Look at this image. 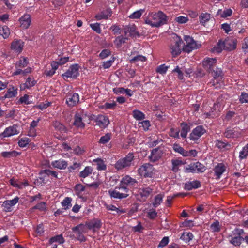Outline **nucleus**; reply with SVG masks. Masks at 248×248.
<instances>
[{
  "instance_id": "obj_1",
  "label": "nucleus",
  "mask_w": 248,
  "mask_h": 248,
  "mask_svg": "<svg viewBox=\"0 0 248 248\" xmlns=\"http://www.w3.org/2000/svg\"><path fill=\"white\" fill-rule=\"evenodd\" d=\"M167 22V16L162 11L149 13L145 19V23L152 27H158Z\"/></svg>"
},
{
  "instance_id": "obj_2",
  "label": "nucleus",
  "mask_w": 248,
  "mask_h": 248,
  "mask_svg": "<svg viewBox=\"0 0 248 248\" xmlns=\"http://www.w3.org/2000/svg\"><path fill=\"white\" fill-rule=\"evenodd\" d=\"M237 41L235 39H228L224 41H219L217 45L213 47V51L220 53L223 49L232 50L236 48Z\"/></svg>"
},
{
  "instance_id": "obj_3",
  "label": "nucleus",
  "mask_w": 248,
  "mask_h": 248,
  "mask_svg": "<svg viewBox=\"0 0 248 248\" xmlns=\"http://www.w3.org/2000/svg\"><path fill=\"white\" fill-rule=\"evenodd\" d=\"M183 42V40L180 37L176 34L173 36L169 46L170 51L173 57H176L181 53V45Z\"/></svg>"
},
{
  "instance_id": "obj_4",
  "label": "nucleus",
  "mask_w": 248,
  "mask_h": 248,
  "mask_svg": "<svg viewBox=\"0 0 248 248\" xmlns=\"http://www.w3.org/2000/svg\"><path fill=\"white\" fill-rule=\"evenodd\" d=\"M138 174L144 178H152L155 173V169L149 163H144L138 170Z\"/></svg>"
},
{
  "instance_id": "obj_5",
  "label": "nucleus",
  "mask_w": 248,
  "mask_h": 248,
  "mask_svg": "<svg viewBox=\"0 0 248 248\" xmlns=\"http://www.w3.org/2000/svg\"><path fill=\"white\" fill-rule=\"evenodd\" d=\"M134 156L133 154L129 153L125 157L118 160L115 164V168L117 170L129 168L133 163Z\"/></svg>"
},
{
  "instance_id": "obj_6",
  "label": "nucleus",
  "mask_w": 248,
  "mask_h": 248,
  "mask_svg": "<svg viewBox=\"0 0 248 248\" xmlns=\"http://www.w3.org/2000/svg\"><path fill=\"white\" fill-rule=\"evenodd\" d=\"M72 231L76 234L77 239L81 241L84 242L86 241V238L83 235L84 233H86L87 231V227L85 225L83 224H80L72 228Z\"/></svg>"
},
{
  "instance_id": "obj_7",
  "label": "nucleus",
  "mask_w": 248,
  "mask_h": 248,
  "mask_svg": "<svg viewBox=\"0 0 248 248\" xmlns=\"http://www.w3.org/2000/svg\"><path fill=\"white\" fill-rule=\"evenodd\" d=\"M136 183H137V181L135 179L131 177L129 175H126L122 179L119 186V190H122L127 193L128 191L127 186H134Z\"/></svg>"
},
{
  "instance_id": "obj_8",
  "label": "nucleus",
  "mask_w": 248,
  "mask_h": 248,
  "mask_svg": "<svg viewBox=\"0 0 248 248\" xmlns=\"http://www.w3.org/2000/svg\"><path fill=\"white\" fill-rule=\"evenodd\" d=\"M184 40L186 43L183 47V50L185 52L189 53L193 50L199 48L200 46V44H198L195 40H194L193 38L189 36H185Z\"/></svg>"
},
{
  "instance_id": "obj_9",
  "label": "nucleus",
  "mask_w": 248,
  "mask_h": 248,
  "mask_svg": "<svg viewBox=\"0 0 248 248\" xmlns=\"http://www.w3.org/2000/svg\"><path fill=\"white\" fill-rule=\"evenodd\" d=\"M79 75V66L75 64L70 66L69 69L62 75L63 78H75Z\"/></svg>"
},
{
  "instance_id": "obj_10",
  "label": "nucleus",
  "mask_w": 248,
  "mask_h": 248,
  "mask_svg": "<svg viewBox=\"0 0 248 248\" xmlns=\"http://www.w3.org/2000/svg\"><path fill=\"white\" fill-rule=\"evenodd\" d=\"M205 132L206 130L202 126H197L190 134L189 138L193 141H197Z\"/></svg>"
},
{
  "instance_id": "obj_11",
  "label": "nucleus",
  "mask_w": 248,
  "mask_h": 248,
  "mask_svg": "<svg viewBox=\"0 0 248 248\" xmlns=\"http://www.w3.org/2000/svg\"><path fill=\"white\" fill-rule=\"evenodd\" d=\"M86 116L83 113H76L74 117L73 125L78 128H84L85 124L83 121Z\"/></svg>"
},
{
  "instance_id": "obj_12",
  "label": "nucleus",
  "mask_w": 248,
  "mask_h": 248,
  "mask_svg": "<svg viewBox=\"0 0 248 248\" xmlns=\"http://www.w3.org/2000/svg\"><path fill=\"white\" fill-rule=\"evenodd\" d=\"M79 101V95L77 93H70L66 96V103L69 107H74Z\"/></svg>"
},
{
  "instance_id": "obj_13",
  "label": "nucleus",
  "mask_w": 248,
  "mask_h": 248,
  "mask_svg": "<svg viewBox=\"0 0 248 248\" xmlns=\"http://www.w3.org/2000/svg\"><path fill=\"white\" fill-rule=\"evenodd\" d=\"M216 63L217 59L216 58H208L202 62V65L204 68L210 73L215 68Z\"/></svg>"
},
{
  "instance_id": "obj_14",
  "label": "nucleus",
  "mask_w": 248,
  "mask_h": 248,
  "mask_svg": "<svg viewBox=\"0 0 248 248\" xmlns=\"http://www.w3.org/2000/svg\"><path fill=\"white\" fill-rule=\"evenodd\" d=\"M18 133L19 131L17 130V126L14 125L6 128L2 133L0 134V137H9Z\"/></svg>"
},
{
  "instance_id": "obj_15",
  "label": "nucleus",
  "mask_w": 248,
  "mask_h": 248,
  "mask_svg": "<svg viewBox=\"0 0 248 248\" xmlns=\"http://www.w3.org/2000/svg\"><path fill=\"white\" fill-rule=\"evenodd\" d=\"M163 154L162 151L158 148L153 149L150 155L149 156V159L151 162H155L161 157Z\"/></svg>"
},
{
  "instance_id": "obj_16",
  "label": "nucleus",
  "mask_w": 248,
  "mask_h": 248,
  "mask_svg": "<svg viewBox=\"0 0 248 248\" xmlns=\"http://www.w3.org/2000/svg\"><path fill=\"white\" fill-rule=\"evenodd\" d=\"M18 201L19 198L16 197L12 200L4 201L1 205L5 212H10L11 211V207L16 205L18 202Z\"/></svg>"
},
{
  "instance_id": "obj_17",
  "label": "nucleus",
  "mask_w": 248,
  "mask_h": 248,
  "mask_svg": "<svg viewBox=\"0 0 248 248\" xmlns=\"http://www.w3.org/2000/svg\"><path fill=\"white\" fill-rule=\"evenodd\" d=\"M153 189L150 187H142L139 189V195L141 200L146 201L148 197L153 193Z\"/></svg>"
},
{
  "instance_id": "obj_18",
  "label": "nucleus",
  "mask_w": 248,
  "mask_h": 248,
  "mask_svg": "<svg viewBox=\"0 0 248 248\" xmlns=\"http://www.w3.org/2000/svg\"><path fill=\"white\" fill-rule=\"evenodd\" d=\"M85 225L89 229L93 230L94 231L96 229H99L101 228L102 223L100 220L94 218L90 221L86 222Z\"/></svg>"
},
{
  "instance_id": "obj_19",
  "label": "nucleus",
  "mask_w": 248,
  "mask_h": 248,
  "mask_svg": "<svg viewBox=\"0 0 248 248\" xmlns=\"http://www.w3.org/2000/svg\"><path fill=\"white\" fill-rule=\"evenodd\" d=\"M96 125L99 126L101 128H105L109 123L108 118L104 115H98L96 119Z\"/></svg>"
},
{
  "instance_id": "obj_20",
  "label": "nucleus",
  "mask_w": 248,
  "mask_h": 248,
  "mask_svg": "<svg viewBox=\"0 0 248 248\" xmlns=\"http://www.w3.org/2000/svg\"><path fill=\"white\" fill-rule=\"evenodd\" d=\"M21 27L24 29L29 28L31 23V16L29 14H25L19 18Z\"/></svg>"
},
{
  "instance_id": "obj_21",
  "label": "nucleus",
  "mask_w": 248,
  "mask_h": 248,
  "mask_svg": "<svg viewBox=\"0 0 248 248\" xmlns=\"http://www.w3.org/2000/svg\"><path fill=\"white\" fill-rule=\"evenodd\" d=\"M117 189L119 190V186L116 187L114 190H109L108 191V193L111 198H113L114 199H122L123 198H125L128 197V194H127L126 192H120V191H118Z\"/></svg>"
},
{
  "instance_id": "obj_22",
  "label": "nucleus",
  "mask_w": 248,
  "mask_h": 248,
  "mask_svg": "<svg viewBox=\"0 0 248 248\" xmlns=\"http://www.w3.org/2000/svg\"><path fill=\"white\" fill-rule=\"evenodd\" d=\"M24 46V42L21 40H15L12 42L11 45V49L17 53H20Z\"/></svg>"
},
{
  "instance_id": "obj_23",
  "label": "nucleus",
  "mask_w": 248,
  "mask_h": 248,
  "mask_svg": "<svg viewBox=\"0 0 248 248\" xmlns=\"http://www.w3.org/2000/svg\"><path fill=\"white\" fill-rule=\"evenodd\" d=\"M112 14V12L111 9H107L106 10L101 12L100 13L96 15L95 18L97 20H100L102 19H108L110 17Z\"/></svg>"
},
{
  "instance_id": "obj_24",
  "label": "nucleus",
  "mask_w": 248,
  "mask_h": 248,
  "mask_svg": "<svg viewBox=\"0 0 248 248\" xmlns=\"http://www.w3.org/2000/svg\"><path fill=\"white\" fill-rule=\"evenodd\" d=\"M18 88L12 85H9L7 91L4 95V97L11 98L16 96L17 94Z\"/></svg>"
},
{
  "instance_id": "obj_25",
  "label": "nucleus",
  "mask_w": 248,
  "mask_h": 248,
  "mask_svg": "<svg viewBox=\"0 0 248 248\" xmlns=\"http://www.w3.org/2000/svg\"><path fill=\"white\" fill-rule=\"evenodd\" d=\"M10 184L14 187H17L19 189H22L23 188L28 186L29 185L28 182L27 181H25L24 182L18 181L14 178H12L9 180Z\"/></svg>"
},
{
  "instance_id": "obj_26",
  "label": "nucleus",
  "mask_w": 248,
  "mask_h": 248,
  "mask_svg": "<svg viewBox=\"0 0 248 248\" xmlns=\"http://www.w3.org/2000/svg\"><path fill=\"white\" fill-rule=\"evenodd\" d=\"M201 186L200 181L195 180L186 182L185 184L184 188L187 190H191L192 189H197Z\"/></svg>"
},
{
  "instance_id": "obj_27",
  "label": "nucleus",
  "mask_w": 248,
  "mask_h": 248,
  "mask_svg": "<svg viewBox=\"0 0 248 248\" xmlns=\"http://www.w3.org/2000/svg\"><path fill=\"white\" fill-rule=\"evenodd\" d=\"M36 83V81L33 78L29 77L26 79V81L25 83L21 84L20 85V90H25L26 89H30L31 87L34 86Z\"/></svg>"
},
{
  "instance_id": "obj_28",
  "label": "nucleus",
  "mask_w": 248,
  "mask_h": 248,
  "mask_svg": "<svg viewBox=\"0 0 248 248\" xmlns=\"http://www.w3.org/2000/svg\"><path fill=\"white\" fill-rule=\"evenodd\" d=\"M51 165L54 168L62 170L65 169L67 167L68 164L67 162L63 159H59L52 161Z\"/></svg>"
},
{
  "instance_id": "obj_29",
  "label": "nucleus",
  "mask_w": 248,
  "mask_h": 248,
  "mask_svg": "<svg viewBox=\"0 0 248 248\" xmlns=\"http://www.w3.org/2000/svg\"><path fill=\"white\" fill-rule=\"evenodd\" d=\"M225 170V167L222 163L218 164L214 168V172L215 175L217 176V178H220L221 175Z\"/></svg>"
},
{
  "instance_id": "obj_30",
  "label": "nucleus",
  "mask_w": 248,
  "mask_h": 248,
  "mask_svg": "<svg viewBox=\"0 0 248 248\" xmlns=\"http://www.w3.org/2000/svg\"><path fill=\"white\" fill-rule=\"evenodd\" d=\"M40 175H44V177H45V175H47L48 176H52V178H54L56 179L59 178L58 177V172L55 171H52L50 170L46 169L44 170H42L40 173Z\"/></svg>"
},
{
  "instance_id": "obj_31",
  "label": "nucleus",
  "mask_w": 248,
  "mask_h": 248,
  "mask_svg": "<svg viewBox=\"0 0 248 248\" xmlns=\"http://www.w3.org/2000/svg\"><path fill=\"white\" fill-rule=\"evenodd\" d=\"M172 170L174 172H177L179 170V167L185 164L181 160L172 159Z\"/></svg>"
},
{
  "instance_id": "obj_32",
  "label": "nucleus",
  "mask_w": 248,
  "mask_h": 248,
  "mask_svg": "<svg viewBox=\"0 0 248 248\" xmlns=\"http://www.w3.org/2000/svg\"><path fill=\"white\" fill-rule=\"evenodd\" d=\"M93 171V168L92 167L87 166L80 172L79 176L80 177L85 178L91 174Z\"/></svg>"
},
{
  "instance_id": "obj_33",
  "label": "nucleus",
  "mask_w": 248,
  "mask_h": 248,
  "mask_svg": "<svg viewBox=\"0 0 248 248\" xmlns=\"http://www.w3.org/2000/svg\"><path fill=\"white\" fill-rule=\"evenodd\" d=\"M93 162L96 163L97 166L96 169L98 170H104L107 168L104 161L100 158L93 159Z\"/></svg>"
},
{
  "instance_id": "obj_34",
  "label": "nucleus",
  "mask_w": 248,
  "mask_h": 248,
  "mask_svg": "<svg viewBox=\"0 0 248 248\" xmlns=\"http://www.w3.org/2000/svg\"><path fill=\"white\" fill-rule=\"evenodd\" d=\"M146 58L142 55H137L132 57L130 60L129 62L131 63H136L140 62H144L146 61Z\"/></svg>"
},
{
  "instance_id": "obj_35",
  "label": "nucleus",
  "mask_w": 248,
  "mask_h": 248,
  "mask_svg": "<svg viewBox=\"0 0 248 248\" xmlns=\"http://www.w3.org/2000/svg\"><path fill=\"white\" fill-rule=\"evenodd\" d=\"M224 135L227 138H232L237 137L238 133L234 129L227 128L224 132Z\"/></svg>"
},
{
  "instance_id": "obj_36",
  "label": "nucleus",
  "mask_w": 248,
  "mask_h": 248,
  "mask_svg": "<svg viewBox=\"0 0 248 248\" xmlns=\"http://www.w3.org/2000/svg\"><path fill=\"white\" fill-rule=\"evenodd\" d=\"M210 73L213 74V76L215 79L212 82H210V84H212V86H215V80L216 78H221L222 71L219 69L216 68V70H215V68H214L213 70H212V71H211Z\"/></svg>"
},
{
  "instance_id": "obj_37",
  "label": "nucleus",
  "mask_w": 248,
  "mask_h": 248,
  "mask_svg": "<svg viewBox=\"0 0 248 248\" xmlns=\"http://www.w3.org/2000/svg\"><path fill=\"white\" fill-rule=\"evenodd\" d=\"M105 206H106V208L108 210L115 211L119 215H120L121 214L124 213L126 212V210L125 209H120L117 208L114 205H112V204H105Z\"/></svg>"
},
{
  "instance_id": "obj_38",
  "label": "nucleus",
  "mask_w": 248,
  "mask_h": 248,
  "mask_svg": "<svg viewBox=\"0 0 248 248\" xmlns=\"http://www.w3.org/2000/svg\"><path fill=\"white\" fill-rule=\"evenodd\" d=\"M218 15H219L221 17L226 18L230 16L232 14V11L231 9H226L224 11L221 9L218 10L217 13Z\"/></svg>"
},
{
  "instance_id": "obj_39",
  "label": "nucleus",
  "mask_w": 248,
  "mask_h": 248,
  "mask_svg": "<svg viewBox=\"0 0 248 248\" xmlns=\"http://www.w3.org/2000/svg\"><path fill=\"white\" fill-rule=\"evenodd\" d=\"M64 239L62 237V234L57 235L54 237H52L49 240V242L50 244H52L54 242H57L59 244H63L64 242Z\"/></svg>"
},
{
  "instance_id": "obj_40",
  "label": "nucleus",
  "mask_w": 248,
  "mask_h": 248,
  "mask_svg": "<svg viewBox=\"0 0 248 248\" xmlns=\"http://www.w3.org/2000/svg\"><path fill=\"white\" fill-rule=\"evenodd\" d=\"M181 136L185 138L186 137L187 133L190 130V126L187 124L183 123L181 124Z\"/></svg>"
},
{
  "instance_id": "obj_41",
  "label": "nucleus",
  "mask_w": 248,
  "mask_h": 248,
  "mask_svg": "<svg viewBox=\"0 0 248 248\" xmlns=\"http://www.w3.org/2000/svg\"><path fill=\"white\" fill-rule=\"evenodd\" d=\"M72 198L70 197H66L62 202L61 204L64 207V210H67L72 206Z\"/></svg>"
},
{
  "instance_id": "obj_42",
  "label": "nucleus",
  "mask_w": 248,
  "mask_h": 248,
  "mask_svg": "<svg viewBox=\"0 0 248 248\" xmlns=\"http://www.w3.org/2000/svg\"><path fill=\"white\" fill-rule=\"evenodd\" d=\"M133 117L137 120H142L145 119V114L138 110H134L132 112Z\"/></svg>"
},
{
  "instance_id": "obj_43",
  "label": "nucleus",
  "mask_w": 248,
  "mask_h": 248,
  "mask_svg": "<svg viewBox=\"0 0 248 248\" xmlns=\"http://www.w3.org/2000/svg\"><path fill=\"white\" fill-rule=\"evenodd\" d=\"M194 165L195 172H203L206 170V168L204 165L199 162L194 163Z\"/></svg>"
},
{
  "instance_id": "obj_44",
  "label": "nucleus",
  "mask_w": 248,
  "mask_h": 248,
  "mask_svg": "<svg viewBox=\"0 0 248 248\" xmlns=\"http://www.w3.org/2000/svg\"><path fill=\"white\" fill-rule=\"evenodd\" d=\"M164 196V194H159L155 196L154 202L153 203V205L154 207L156 208L161 204Z\"/></svg>"
},
{
  "instance_id": "obj_45",
  "label": "nucleus",
  "mask_w": 248,
  "mask_h": 248,
  "mask_svg": "<svg viewBox=\"0 0 248 248\" xmlns=\"http://www.w3.org/2000/svg\"><path fill=\"white\" fill-rule=\"evenodd\" d=\"M10 34V31L8 27L4 26H1L0 25V35L3 36L4 38L8 37Z\"/></svg>"
},
{
  "instance_id": "obj_46",
  "label": "nucleus",
  "mask_w": 248,
  "mask_h": 248,
  "mask_svg": "<svg viewBox=\"0 0 248 248\" xmlns=\"http://www.w3.org/2000/svg\"><path fill=\"white\" fill-rule=\"evenodd\" d=\"M85 186L81 184H77L75 187L74 190L76 192V194L78 196H81L82 195V193L85 190Z\"/></svg>"
},
{
  "instance_id": "obj_47",
  "label": "nucleus",
  "mask_w": 248,
  "mask_h": 248,
  "mask_svg": "<svg viewBox=\"0 0 248 248\" xmlns=\"http://www.w3.org/2000/svg\"><path fill=\"white\" fill-rule=\"evenodd\" d=\"M28 64V62L26 58H22L20 59L18 62L16 64V68H23L26 67Z\"/></svg>"
},
{
  "instance_id": "obj_48",
  "label": "nucleus",
  "mask_w": 248,
  "mask_h": 248,
  "mask_svg": "<svg viewBox=\"0 0 248 248\" xmlns=\"http://www.w3.org/2000/svg\"><path fill=\"white\" fill-rule=\"evenodd\" d=\"M243 238L240 236H237L232 237L230 240V243L233 244L235 246H238L241 243Z\"/></svg>"
},
{
  "instance_id": "obj_49",
  "label": "nucleus",
  "mask_w": 248,
  "mask_h": 248,
  "mask_svg": "<svg viewBox=\"0 0 248 248\" xmlns=\"http://www.w3.org/2000/svg\"><path fill=\"white\" fill-rule=\"evenodd\" d=\"M18 155V153L15 151L9 152H3L1 153V155L4 158H10L11 157H16Z\"/></svg>"
},
{
  "instance_id": "obj_50",
  "label": "nucleus",
  "mask_w": 248,
  "mask_h": 248,
  "mask_svg": "<svg viewBox=\"0 0 248 248\" xmlns=\"http://www.w3.org/2000/svg\"><path fill=\"white\" fill-rule=\"evenodd\" d=\"M144 10L143 9H140V10H138L136 12H134L132 14H131L129 17L131 19H139L140 18L142 14L143 13Z\"/></svg>"
},
{
  "instance_id": "obj_51",
  "label": "nucleus",
  "mask_w": 248,
  "mask_h": 248,
  "mask_svg": "<svg viewBox=\"0 0 248 248\" xmlns=\"http://www.w3.org/2000/svg\"><path fill=\"white\" fill-rule=\"evenodd\" d=\"M111 138V134L110 133H107L100 138L99 142L101 144L107 143L110 140Z\"/></svg>"
},
{
  "instance_id": "obj_52",
  "label": "nucleus",
  "mask_w": 248,
  "mask_h": 248,
  "mask_svg": "<svg viewBox=\"0 0 248 248\" xmlns=\"http://www.w3.org/2000/svg\"><path fill=\"white\" fill-rule=\"evenodd\" d=\"M46 209V203L44 202H40L31 208L32 210L38 209L40 211H45Z\"/></svg>"
},
{
  "instance_id": "obj_53",
  "label": "nucleus",
  "mask_w": 248,
  "mask_h": 248,
  "mask_svg": "<svg viewBox=\"0 0 248 248\" xmlns=\"http://www.w3.org/2000/svg\"><path fill=\"white\" fill-rule=\"evenodd\" d=\"M86 151L85 148L84 147L76 146L73 149V152L75 154L80 155L84 154Z\"/></svg>"
},
{
  "instance_id": "obj_54",
  "label": "nucleus",
  "mask_w": 248,
  "mask_h": 248,
  "mask_svg": "<svg viewBox=\"0 0 248 248\" xmlns=\"http://www.w3.org/2000/svg\"><path fill=\"white\" fill-rule=\"evenodd\" d=\"M248 155V144L243 148L239 153V158L241 159L246 158Z\"/></svg>"
},
{
  "instance_id": "obj_55",
  "label": "nucleus",
  "mask_w": 248,
  "mask_h": 248,
  "mask_svg": "<svg viewBox=\"0 0 248 248\" xmlns=\"http://www.w3.org/2000/svg\"><path fill=\"white\" fill-rule=\"evenodd\" d=\"M127 39V38L124 37L121 35L116 38L115 40V43L118 46H121L122 44L125 42Z\"/></svg>"
},
{
  "instance_id": "obj_56",
  "label": "nucleus",
  "mask_w": 248,
  "mask_h": 248,
  "mask_svg": "<svg viewBox=\"0 0 248 248\" xmlns=\"http://www.w3.org/2000/svg\"><path fill=\"white\" fill-rule=\"evenodd\" d=\"M193 238V235L191 232H184L181 236V238L187 242L191 241Z\"/></svg>"
},
{
  "instance_id": "obj_57",
  "label": "nucleus",
  "mask_w": 248,
  "mask_h": 248,
  "mask_svg": "<svg viewBox=\"0 0 248 248\" xmlns=\"http://www.w3.org/2000/svg\"><path fill=\"white\" fill-rule=\"evenodd\" d=\"M211 230L214 232H218L220 231L219 222L218 221L214 222L210 225Z\"/></svg>"
},
{
  "instance_id": "obj_58",
  "label": "nucleus",
  "mask_w": 248,
  "mask_h": 248,
  "mask_svg": "<svg viewBox=\"0 0 248 248\" xmlns=\"http://www.w3.org/2000/svg\"><path fill=\"white\" fill-rule=\"evenodd\" d=\"M30 142V140L27 137L21 138L18 141V145L21 147H24Z\"/></svg>"
},
{
  "instance_id": "obj_59",
  "label": "nucleus",
  "mask_w": 248,
  "mask_h": 248,
  "mask_svg": "<svg viewBox=\"0 0 248 248\" xmlns=\"http://www.w3.org/2000/svg\"><path fill=\"white\" fill-rule=\"evenodd\" d=\"M29 96L27 94H25L23 96L20 97L18 101L19 104H30L31 102L29 101Z\"/></svg>"
},
{
  "instance_id": "obj_60",
  "label": "nucleus",
  "mask_w": 248,
  "mask_h": 248,
  "mask_svg": "<svg viewBox=\"0 0 248 248\" xmlns=\"http://www.w3.org/2000/svg\"><path fill=\"white\" fill-rule=\"evenodd\" d=\"M210 14L207 13H204L201 15L199 17L201 22L205 23L210 19Z\"/></svg>"
},
{
  "instance_id": "obj_61",
  "label": "nucleus",
  "mask_w": 248,
  "mask_h": 248,
  "mask_svg": "<svg viewBox=\"0 0 248 248\" xmlns=\"http://www.w3.org/2000/svg\"><path fill=\"white\" fill-rule=\"evenodd\" d=\"M175 20L179 24H184L188 21L187 16H180L175 18Z\"/></svg>"
},
{
  "instance_id": "obj_62",
  "label": "nucleus",
  "mask_w": 248,
  "mask_h": 248,
  "mask_svg": "<svg viewBox=\"0 0 248 248\" xmlns=\"http://www.w3.org/2000/svg\"><path fill=\"white\" fill-rule=\"evenodd\" d=\"M111 55V52L108 49H104L99 54V57L101 59H104L107 57L110 56Z\"/></svg>"
},
{
  "instance_id": "obj_63",
  "label": "nucleus",
  "mask_w": 248,
  "mask_h": 248,
  "mask_svg": "<svg viewBox=\"0 0 248 248\" xmlns=\"http://www.w3.org/2000/svg\"><path fill=\"white\" fill-rule=\"evenodd\" d=\"M184 171L185 172H187V173H189V172L195 173V170L194 163H191V164H189V165H188L187 166L185 167L184 168Z\"/></svg>"
},
{
  "instance_id": "obj_64",
  "label": "nucleus",
  "mask_w": 248,
  "mask_h": 248,
  "mask_svg": "<svg viewBox=\"0 0 248 248\" xmlns=\"http://www.w3.org/2000/svg\"><path fill=\"white\" fill-rule=\"evenodd\" d=\"M239 100L241 103H248V93H242L239 97Z\"/></svg>"
}]
</instances>
